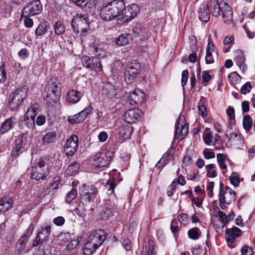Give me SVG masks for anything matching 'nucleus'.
<instances>
[{"instance_id":"obj_1","label":"nucleus","mask_w":255,"mask_h":255,"mask_svg":"<svg viewBox=\"0 0 255 255\" xmlns=\"http://www.w3.org/2000/svg\"><path fill=\"white\" fill-rule=\"evenodd\" d=\"M124 8L123 0H113L104 6L100 10V16L105 21H110L116 17L120 19L121 12Z\"/></svg>"},{"instance_id":"obj_2","label":"nucleus","mask_w":255,"mask_h":255,"mask_svg":"<svg viewBox=\"0 0 255 255\" xmlns=\"http://www.w3.org/2000/svg\"><path fill=\"white\" fill-rule=\"evenodd\" d=\"M27 88L24 86L15 90L10 95L8 101L10 110L13 111L20 106L23 100L27 97Z\"/></svg>"},{"instance_id":"obj_3","label":"nucleus","mask_w":255,"mask_h":255,"mask_svg":"<svg viewBox=\"0 0 255 255\" xmlns=\"http://www.w3.org/2000/svg\"><path fill=\"white\" fill-rule=\"evenodd\" d=\"M31 178L36 180H44L49 173L48 166H46L43 159H41L38 165L32 166L30 171Z\"/></svg>"},{"instance_id":"obj_4","label":"nucleus","mask_w":255,"mask_h":255,"mask_svg":"<svg viewBox=\"0 0 255 255\" xmlns=\"http://www.w3.org/2000/svg\"><path fill=\"white\" fill-rule=\"evenodd\" d=\"M141 67V64L135 60L127 65L125 72V81L127 83H132L136 76L139 73Z\"/></svg>"},{"instance_id":"obj_5","label":"nucleus","mask_w":255,"mask_h":255,"mask_svg":"<svg viewBox=\"0 0 255 255\" xmlns=\"http://www.w3.org/2000/svg\"><path fill=\"white\" fill-rule=\"evenodd\" d=\"M97 193V188L92 186H83L80 192L81 202L86 205L92 202L96 198Z\"/></svg>"},{"instance_id":"obj_6","label":"nucleus","mask_w":255,"mask_h":255,"mask_svg":"<svg viewBox=\"0 0 255 255\" xmlns=\"http://www.w3.org/2000/svg\"><path fill=\"white\" fill-rule=\"evenodd\" d=\"M42 9V4L39 0H35L26 4L22 11V16H34L39 14Z\"/></svg>"},{"instance_id":"obj_7","label":"nucleus","mask_w":255,"mask_h":255,"mask_svg":"<svg viewBox=\"0 0 255 255\" xmlns=\"http://www.w3.org/2000/svg\"><path fill=\"white\" fill-rule=\"evenodd\" d=\"M139 10V7L136 4L132 3L127 7H125L124 4V8L121 12L120 19L124 22H128L136 16Z\"/></svg>"},{"instance_id":"obj_8","label":"nucleus","mask_w":255,"mask_h":255,"mask_svg":"<svg viewBox=\"0 0 255 255\" xmlns=\"http://www.w3.org/2000/svg\"><path fill=\"white\" fill-rule=\"evenodd\" d=\"M219 198L224 201L227 205H229L232 201L236 200V192L228 186L224 189V184L222 182L220 183V188L219 193Z\"/></svg>"},{"instance_id":"obj_9","label":"nucleus","mask_w":255,"mask_h":255,"mask_svg":"<svg viewBox=\"0 0 255 255\" xmlns=\"http://www.w3.org/2000/svg\"><path fill=\"white\" fill-rule=\"evenodd\" d=\"M51 233V227L50 226H43L38 230L37 236L33 240L32 247H36L43 242L48 240Z\"/></svg>"},{"instance_id":"obj_10","label":"nucleus","mask_w":255,"mask_h":255,"mask_svg":"<svg viewBox=\"0 0 255 255\" xmlns=\"http://www.w3.org/2000/svg\"><path fill=\"white\" fill-rule=\"evenodd\" d=\"M106 234L103 230L97 229L93 230L90 233L88 240L99 248L105 240L106 238Z\"/></svg>"},{"instance_id":"obj_11","label":"nucleus","mask_w":255,"mask_h":255,"mask_svg":"<svg viewBox=\"0 0 255 255\" xmlns=\"http://www.w3.org/2000/svg\"><path fill=\"white\" fill-rule=\"evenodd\" d=\"M79 138L76 135H72L67 139L64 146V151L67 156L73 155L77 151Z\"/></svg>"},{"instance_id":"obj_12","label":"nucleus","mask_w":255,"mask_h":255,"mask_svg":"<svg viewBox=\"0 0 255 255\" xmlns=\"http://www.w3.org/2000/svg\"><path fill=\"white\" fill-rule=\"evenodd\" d=\"M28 142V134L26 132H22L18 134L15 140V146L13 149L12 155L14 156H18V152Z\"/></svg>"},{"instance_id":"obj_13","label":"nucleus","mask_w":255,"mask_h":255,"mask_svg":"<svg viewBox=\"0 0 255 255\" xmlns=\"http://www.w3.org/2000/svg\"><path fill=\"white\" fill-rule=\"evenodd\" d=\"M93 164L97 168H101L106 166L110 161V157H108L106 153L98 152L93 156Z\"/></svg>"},{"instance_id":"obj_14","label":"nucleus","mask_w":255,"mask_h":255,"mask_svg":"<svg viewBox=\"0 0 255 255\" xmlns=\"http://www.w3.org/2000/svg\"><path fill=\"white\" fill-rule=\"evenodd\" d=\"M92 110V108L89 106L74 116L69 117L68 121L69 123L75 124L84 121Z\"/></svg>"},{"instance_id":"obj_15","label":"nucleus","mask_w":255,"mask_h":255,"mask_svg":"<svg viewBox=\"0 0 255 255\" xmlns=\"http://www.w3.org/2000/svg\"><path fill=\"white\" fill-rule=\"evenodd\" d=\"M128 100L131 105H140L145 100V95L140 90L135 89L129 93Z\"/></svg>"},{"instance_id":"obj_16","label":"nucleus","mask_w":255,"mask_h":255,"mask_svg":"<svg viewBox=\"0 0 255 255\" xmlns=\"http://www.w3.org/2000/svg\"><path fill=\"white\" fill-rule=\"evenodd\" d=\"M36 111L35 108H29L24 115V124L29 129H33L35 127V118L36 115Z\"/></svg>"},{"instance_id":"obj_17","label":"nucleus","mask_w":255,"mask_h":255,"mask_svg":"<svg viewBox=\"0 0 255 255\" xmlns=\"http://www.w3.org/2000/svg\"><path fill=\"white\" fill-rule=\"evenodd\" d=\"M141 111L138 109H129L127 111L124 115L125 121L128 123H133L136 122L140 116Z\"/></svg>"},{"instance_id":"obj_18","label":"nucleus","mask_w":255,"mask_h":255,"mask_svg":"<svg viewBox=\"0 0 255 255\" xmlns=\"http://www.w3.org/2000/svg\"><path fill=\"white\" fill-rule=\"evenodd\" d=\"M198 13V17L201 21L206 23L209 20L210 12L209 5L205 2L199 5Z\"/></svg>"},{"instance_id":"obj_19","label":"nucleus","mask_w":255,"mask_h":255,"mask_svg":"<svg viewBox=\"0 0 255 255\" xmlns=\"http://www.w3.org/2000/svg\"><path fill=\"white\" fill-rule=\"evenodd\" d=\"M242 235V231L237 227H233L231 229L227 228L226 230L225 238L228 243L233 244L235 242L236 238Z\"/></svg>"},{"instance_id":"obj_20","label":"nucleus","mask_w":255,"mask_h":255,"mask_svg":"<svg viewBox=\"0 0 255 255\" xmlns=\"http://www.w3.org/2000/svg\"><path fill=\"white\" fill-rule=\"evenodd\" d=\"M132 32L135 37H140L142 41L148 39L149 36L148 28L140 24L136 25L133 28Z\"/></svg>"},{"instance_id":"obj_21","label":"nucleus","mask_w":255,"mask_h":255,"mask_svg":"<svg viewBox=\"0 0 255 255\" xmlns=\"http://www.w3.org/2000/svg\"><path fill=\"white\" fill-rule=\"evenodd\" d=\"M188 128L187 123L182 125L178 123L175 128L174 138L180 140H182L188 133Z\"/></svg>"},{"instance_id":"obj_22","label":"nucleus","mask_w":255,"mask_h":255,"mask_svg":"<svg viewBox=\"0 0 255 255\" xmlns=\"http://www.w3.org/2000/svg\"><path fill=\"white\" fill-rule=\"evenodd\" d=\"M222 2H226L223 0L219 1L218 0H211L210 6L211 11L213 16L218 17L220 15L221 11L224 6Z\"/></svg>"},{"instance_id":"obj_23","label":"nucleus","mask_w":255,"mask_h":255,"mask_svg":"<svg viewBox=\"0 0 255 255\" xmlns=\"http://www.w3.org/2000/svg\"><path fill=\"white\" fill-rule=\"evenodd\" d=\"M44 99L48 103H55L60 98V93L53 92L51 90H46V88L42 93Z\"/></svg>"},{"instance_id":"obj_24","label":"nucleus","mask_w":255,"mask_h":255,"mask_svg":"<svg viewBox=\"0 0 255 255\" xmlns=\"http://www.w3.org/2000/svg\"><path fill=\"white\" fill-rule=\"evenodd\" d=\"M235 61L240 70L244 71L247 67L245 65V57L242 50L238 49L235 51Z\"/></svg>"},{"instance_id":"obj_25","label":"nucleus","mask_w":255,"mask_h":255,"mask_svg":"<svg viewBox=\"0 0 255 255\" xmlns=\"http://www.w3.org/2000/svg\"><path fill=\"white\" fill-rule=\"evenodd\" d=\"M17 119L14 117L7 119L2 124L0 128V132L4 134L13 128L16 124Z\"/></svg>"},{"instance_id":"obj_26","label":"nucleus","mask_w":255,"mask_h":255,"mask_svg":"<svg viewBox=\"0 0 255 255\" xmlns=\"http://www.w3.org/2000/svg\"><path fill=\"white\" fill-rule=\"evenodd\" d=\"M224 4V7L222 9V17L225 23L230 22L233 18V12L232 7L227 2H222Z\"/></svg>"},{"instance_id":"obj_27","label":"nucleus","mask_w":255,"mask_h":255,"mask_svg":"<svg viewBox=\"0 0 255 255\" xmlns=\"http://www.w3.org/2000/svg\"><path fill=\"white\" fill-rule=\"evenodd\" d=\"M217 160L220 168L223 170L222 173L225 174L227 171L226 163L230 161L228 156L223 153H218L217 154Z\"/></svg>"},{"instance_id":"obj_28","label":"nucleus","mask_w":255,"mask_h":255,"mask_svg":"<svg viewBox=\"0 0 255 255\" xmlns=\"http://www.w3.org/2000/svg\"><path fill=\"white\" fill-rule=\"evenodd\" d=\"M60 82L56 77H52L48 81L45 88L46 90H51L53 92L60 93V88L59 87Z\"/></svg>"},{"instance_id":"obj_29","label":"nucleus","mask_w":255,"mask_h":255,"mask_svg":"<svg viewBox=\"0 0 255 255\" xmlns=\"http://www.w3.org/2000/svg\"><path fill=\"white\" fill-rule=\"evenodd\" d=\"M132 39V35L128 33H122L116 39L115 42L119 46H124L128 44Z\"/></svg>"},{"instance_id":"obj_30","label":"nucleus","mask_w":255,"mask_h":255,"mask_svg":"<svg viewBox=\"0 0 255 255\" xmlns=\"http://www.w3.org/2000/svg\"><path fill=\"white\" fill-rule=\"evenodd\" d=\"M13 203V199L9 197H4L0 200V212H5L11 208Z\"/></svg>"},{"instance_id":"obj_31","label":"nucleus","mask_w":255,"mask_h":255,"mask_svg":"<svg viewBox=\"0 0 255 255\" xmlns=\"http://www.w3.org/2000/svg\"><path fill=\"white\" fill-rule=\"evenodd\" d=\"M82 97V94L75 90H70L67 94V100L72 103H77Z\"/></svg>"},{"instance_id":"obj_32","label":"nucleus","mask_w":255,"mask_h":255,"mask_svg":"<svg viewBox=\"0 0 255 255\" xmlns=\"http://www.w3.org/2000/svg\"><path fill=\"white\" fill-rule=\"evenodd\" d=\"M98 248L87 239L83 248V253L85 255H91Z\"/></svg>"},{"instance_id":"obj_33","label":"nucleus","mask_w":255,"mask_h":255,"mask_svg":"<svg viewBox=\"0 0 255 255\" xmlns=\"http://www.w3.org/2000/svg\"><path fill=\"white\" fill-rule=\"evenodd\" d=\"M133 132V128L130 126L122 127L120 130L119 134L125 139H129Z\"/></svg>"},{"instance_id":"obj_34","label":"nucleus","mask_w":255,"mask_h":255,"mask_svg":"<svg viewBox=\"0 0 255 255\" xmlns=\"http://www.w3.org/2000/svg\"><path fill=\"white\" fill-rule=\"evenodd\" d=\"M28 242V239H27V237L25 236H22L19 239L16 246V248L17 252L19 255L24 250Z\"/></svg>"},{"instance_id":"obj_35","label":"nucleus","mask_w":255,"mask_h":255,"mask_svg":"<svg viewBox=\"0 0 255 255\" xmlns=\"http://www.w3.org/2000/svg\"><path fill=\"white\" fill-rule=\"evenodd\" d=\"M214 44L212 41H209L206 47V55L205 57V61L207 64H212L214 62V59L212 55V48Z\"/></svg>"},{"instance_id":"obj_36","label":"nucleus","mask_w":255,"mask_h":255,"mask_svg":"<svg viewBox=\"0 0 255 255\" xmlns=\"http://www.w3.org/2000/svg\"><path fill=\"white\" fill-rule=\"evenodd\" d=\"M79 167V164L76 162H74L69 165L66 170V174L68 176H72L75 175L77 173Z\"/></svg>"},{"instance_id":"obj_37","label":"nucleus","mask_w":255,"mask_h":255,"mask_svg":"<svg viewBox=\"0 0 255 255\" xmlns=\"http://www.w3.org/2000/svg\"><path fill=\"white\" fill-rule=\"evenodd\" d=\"M56 134L55 132H48L46 133L42 138V143L46 145L54 142Z\"/></svg>"},{"instance_id":"obj_38","label":"nucleus","mask_w":255,"mask_h":255,"mask_svg":"<svg viewBox=\"0 0 255 255\" xmlns=\"http://www.w3.org/2000/svg\"><path fill=\"white\" fill-rule=\"evenodd\" d=\"M243 126L247 132H248L252 128V119L249 115L244 116L243 120Z\"/></svg>"},{"instance_id":"obj_39","label":"nucleus","mask_w":255,"mask_h":255,"mask_svg":"<svg viewBox=\"0 0 255 255\" xmlns=\"http://www.w3.org/2000/svg\"><path fill=\"white\" fill-rule=\"evenodd\" d=\"M201 232L198 228L194 227L190 229L188 232V237L194 240H198L201 236Z\"/></svg>"},{"instance_id":"obj_40","label":"nucleus","mask_w":255,"mask_h":255,"mask_svg":"<svg viewBox=\"0 0 255 255\" xmlns=\"http://www.w3.org/2000/svg\"><path fill=\"white\" fill-rule=\"evenodd\" d=\"M228 78L232 85H236L240 82L242 77L237 72H233L229 74Z\"/></svg>"},{"instance_id":"obj_41","label":"nucleus","mask_w":255,"mask_h":255,"mask_svg":"<svg viewBox=\"0 0 255 255\" xmlns=\"http://www.w3.org/2000/svg\"><path fill=\"white\" fill-rule=\"evenodd\" d=\"M47 31L46 22H41L35 31V34L41 36L45 34Z\"/></svg>"},{"instance_id":"obj_42","label":"nucleus","mask_w":255,"mask_h":255,"mask_svg":"<svg viewBox=\"0 0 255 255\" xmlns=\"http://www.w3.org/2000/svg\"><path fill=\"white\" fill-rule=\"evenodd\" d=\"M105 187L108 190L107 194L112 195L114 194V190L116 187L115 181L113 179H109L105 184Z\"/></svg>"},{"instance_id":"obj_43","label":"nucleus","mask_w":255,"mask_h":255,"mask_svg":"<svg viewBox=\"0 0 255 255\" xmlns=\"http://www.w3.org/2000/svg\"><path fill=\"white\" fill-rule=\"evenodd\" d=\"M207 175L209 177H215L217 175L216 166L214 164H210L206 166Z\"/></svg>"},{"instance_id":"obj_44","label":"nucleus","mask_w":255,"mask_h":255,"mask_svg":"<svg viewBox=\"0 0 255 255\" xmlns=\"http://www.w3.org/2000/svg\"><path fill=\"white\" fill-rule=\"evenodd\" d=\"M114 212L112 209L109 208H104L100 213L101 219L102 220H107L110 217L113 216Z\"/></svg>"},{"instance_id":"obj_45","label":"nucleus","mask_w":255,"mask_h":255,"mask_svg":"<svg viewBox=\"0 0 255 255\" xmlns=\"http://www.w3.org/2000/svg\"><path fill=\"white\" fill-rule=\"evenodd\" d=\"M94 58L93 57L92 58H90L88 56H84L82 58V61L83 66L87 69H89L91 70L93 65V61H94Z\"/></svg>"},{"instance_id":"obj_46","label":"nucleus","mask_w":255,"mask_h":255,"mask_svg":"<svg viewBox=\"0 0 255 255\" xmlns=\"http://www.w3.org/2000/svg\"><path fill=\"white\" fill-rule=\"evenodd\" d=\"M55 33L58 35L62 34L65 32V27L60 21H57L54 25Z\"/></svg>"},{"instance_id":"obj_47","label":"nucleus","mask_w":255,"mask_h":255,"mask_svg":"<svg viewBox=\"0 0 255 255\" xmlns=\"http://www.w3.org/2000/svg\"><path fill=\"white\" fill-rule=\"evenodd\" d=\"M0 10L1 12L5 17H8L10 14V6L5 3V2H2L0 4Z\"/></svg>"},{"instance_id":"obj_48","label":"nucleus","mask_w":255,"mask_h":255,"mask_svg":"<svg viewBox=\"0 0 255 255\" xmlns=\"http://www.w3.org/2000/svg\"><path fill=\"white\" fill-rule=\"evenodd\" d=\"M77 195V192L76 188H73L66 194V202L67 203H70L74 199H75Z\"/></svg>"},{"instance_id":"obj_49","label":"nucleus","mask_w":255,"mask_h":255,"mask_svg":"<svg viewBox=\"0 0 255 255\" xmlns=\"http://www.w3.org/2000/svg\"><path fill=\"white\" fill-rule=\"evenodd\" d=\"M231 183L235 187H238L239 185L240 180L239 175L237 173H232L229 178Z\"/></svg>"},{"instance_id":"obj_50","label":"nucleus","mask_w":255,"mask_h":255,"mask_svg":"<svg viewBox=\"0 0 255 255\" xmlns=\"http://www.w3.org/2000/svg\"><path fill=\"white\" fill-rule=\"evenodd\" d=\"M92 65L91 70L95 71L96 72H99L102 70V64L100 60L97 58H94V61Z\"/></svg>"},{"instance_id":"obj_51","label":"nucleus","mask_w":255,"mask_h":255,"mask_svg":"<svg viewBox=\"0 0 255 255\" xmlns=\"http://www.w3.org/2000/svg\"><path fill=\"white\" fill-rule=\"evenodd\" d=\"M91 49L92 52L97 56L96 58L99 59L105 56V53L101 48L93 46Z\"/></svg>"},{"instance_id":"obj_52","label":"nucleus","mask_w":255,"mask_h":255,"mask_svg":"<svg viewBox=\"0 0 255 255\" xmlns=\"http://www.w3.org/2000/svg\"><path fill=\"white\" fill-rule=\"evenodd\" d=\"M203 139L205 143L207 145H210L213 142V136L211 132L206 130L204 132Z\"/></svg>"},{"instance_id":"obj_53","label":"nucleus","mask_w":255,"mask_h":255,"mask_svg":"<svg viewBox=\"0 0 255 255\" xmlns=\"http://www.w3.org/2000/svg\"><path fill=\"white\" fill-rule=\"evenodd\" d=\"M252 88L251 83L250 82H247L241 87L240 92L241 94L246 95L251 91Z\"/></svg>"},{"instance_id":"obj_54","label":"nucleus","mask_w":255,"mask_h":255,"mask_svg":"<svg viewBox=\"0 0 255 255\" xmlns=\"http://www.w3.org/2000/svg\"><path fill=\"white\" fill-rule=\"evenodd\" d=\"M189 216L187 214L182 213L178 215V219L181 224L186 226L188 222Z\"/></svg>"},{"instance_id":"obj_55","label":"nucleus","mask_w":255,"mask_h":255,"mask_svg":"<svg viewBox=\"0 0 255 255\" xmlns=\"http://www.w3.org/2000/svg\"><path fill=\"white\" fill-rule=\"evenodd\" d=\"M87 15L86 14H77L75 17L74 18L75 19V20H76L78 23V24L79 25H81V29H85L86 26H83L82 23H81V21L84 20L85 18H87Z\"/></svg>"},{"instance_id":"obj_56","label":"nucleus","mask_w":255,"mask_h":255,"mask_svg":"<svg viewBox=\"0 0 255 255\" xmlns=\"http://www.w3.org/2000/svg\"><path fill=\"white\" fill-rule=\"evenodd\" d=\"M203 153L205 158L207 159L213 158L215 156V152L208 148L204 149Z\"/></svg>"},{"instance_id":"obj_57","label":"nucleus","mask_w":255,"mask_h":255,"mask_svg":"<svg viewBox=\"0 0 255 255\" xmlns=\"http://www.w3.org/2000/svg\"><path fill=\"white\" fill-rule=\"evenodd\" d=\"M242 255H253L252 249L248 246H244L241 250Z\"/></svg>"},{"instance_id":"obj_58","label":"nucleus","mask_w":255,"mask_h":255,"mask_svg":"<svg viewBox=\"0 0 255 255\" xmlns=\"http://www.w3.org/2000/svg\"><path fill=\"white\" fill-rule=\"evenodd\" d=\"M174 152V149L173 148H170L162 156L163 159H164L166 161L168 162V160L170 159L173 156Z\"/></svg>"},{"instance_id":"obj_59","label":"nucleus","mask_w":255,"mask_h":255,"mask_svg":"<svg viewBox=\"0 0 255 255\" xmlns=\"http://www.w3.org/2000/svg\"><path fill=\"white\" fill-rule=\"evenodd\" d=\"M226 113L230 120H233L235 119V110L233 107L229 106L228 109L226 110Z\"/></svg>"},{"instance_id":"obj_60","label":"nucleus","mask_w":255,"mask_h":255,"mask_svg":"<svg viewBox=\"0 0 255 255\" xmlns=\"http://www.w3.org/2000/svg\"><path fill=\"white\" fill-rule=\"evenodd\" d=\"M189 72L187 70H184L182 73L181 85L184 87L187 83Z\"/></svg>"},{"instance_id":"obj_61","label":"nucleus","mask_w":255,"mask_h":255,"mask_svg":"<svg viewBox=\"0 0 255 255\" xmlns=\"http://www.w3.org/2000/svg\"><path fill=\"white\" fill-rule=\"evenodd\" d=\"M214 187V182L213 181L209 182L207 186V194L210 198H212L213 196V189Z\"/></svg>"},{"instance_id":"obj_62","label":"nucleus","mask_w":255,"mask_h":255,"mask_svg":"<svg viewBox=\"0 0 255 255\" xmlns=\"http://www.w3.org/2000/svg\"><path fill=\"white\" fill-rule=\"evenodd\" d=\"M148 250L147 251L148 255H155L154 252V243L152 240H149L148 242Z\"/></svg>"},{"instance_id":"obj_63","label":"nucleus","mask_w":255,"mask_h":255,"mask_svg":"<svg viewBox=\"0 0 255 255\" xmlns=\"http://www.w3.org/2000/svg\"><path fill=\"white\" fill-rule=\"evenodd\" d=\"M65 219L62 216H58L56 217L53 220L54 224L57 226H62L65 223Z\"/></svg>"},{"instance_id":"obj_64","label":"nucleus","mask_w":255,"mask_h":255,"mask_svg":"<svg viewBox=\"0 0 255 255\" xmlns=\"http://www.w3.org/2000/svg\"><path fill=\"white\" fill-rule=\"evenodd\" d=\"M31 16H22V17H24V23L26 27H31L33 25V20L30 18Z\"/></svg>"}]
</instances>
